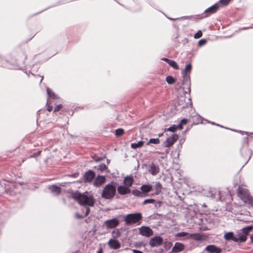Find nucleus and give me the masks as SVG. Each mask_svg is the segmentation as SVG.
I'll use <instances>...</instances> for the list:
<instances>
[{
	"label": "nucleus",
	"mask_w": 253,
	"mask_h": 253,
	"mask_svg": "<svg viewBox=\"0 0 253 253\" xmlns=\"http://www.w3.org/2000/svg\"><path fill=\"white\" fill-rule=\"evenodd\" d=\"M72 196L81 205L89 207L94 206L95 199L93 195L90 192H85L81 194L76 192L73 193Z\"/></svg>",
	"instance_id": "f257e3e1"
},
{
	"label": "nucleus",
	"mask_w": 253,
	"mask_h": 253,
	"mask_svg": "<svg viewBox=\"0 0 253 253\" xmlns=\"http://www.w3.org/2000/svg\"><path fill=\"white\" fill-rule=\"evenodd\" d=\"M238 196L245 204L253 207V198L248 189L242 186H239L238 188Z\"/></svg>",
	"instance_id": "f03ea898"
},
{
	"label": "nucleus",
	"mask_w": 253,
	"mask_h": 253,
	"mask_svg": "<svg viewBox=\"0 0 253 253\" xmlns=\"http://www.w3.org/2000/svg\"><path fill=\"white\" fill-rule=\"evenodd\" d=\"M116 191V188L115 183L111 182L106 185L104 188L101 196L102 198L106 199H111L115 196Z\"/></svg>",
	"instance_id": "7ed1b4c3"
},
{
	"label": "nucleus",
	"mask_w": 253,
	"mask_h": 253,
	"mask_svg": "<svg viewBox=\"0 0 253 253\" xmlns=\"http://www.w3.org/2000/svg\"><path fill=\"white\" fill-rule=\"evenodd\" d=\"M192 69V66L190 64L186 66L185 69L182 71L183 77L182 84L186 85L190 91V73Z\"/></svg>",
	"instance_id": "20e7f679"
},
{
	"label": "nucleus",
	"mask_w": 253,
	"mask_h": 253,
	"mask_svg": "<svg viewBox=\"0 0 253 253\" xmlns=\"http://www.w3.org/2000/svg\"><path fill=\"white\" fill-rule=\"evenodd\" d=\"M142 218L140 213H130L126 215L125 217V222L126 225H131L137 223Z\"/></svg>",
	"instance_id": "39448f33"
},
{
	"label": "nucleus",
	"mask_w": 253,
	"mask_h": 253,
	"mask_svg": "<svg viewBox=\"0 0 253 253\" xmlns=\"http://www.w3.org/2000/svg\"><path fill=\"white\" fill-rule=\"evenodd\" d=\"M224 237L226 240H232L236 242H245L246 241L245 236H241L238 233L235 235L232 232L226 233L224 234Z\"/></svg>",
	"instance_id": "423d86ee"
},
{
	"label": "nucleus",
	"mask_w": 253,
	"mask_h": 253,
	"mask_svg": "<svg viewBox=\"0 0 253 253\" xmlns=\"http://www.w3.org/2000/svg\"><path fill=\"white\" fill-rule=\"evenodd\" d=\"M120 222L117 218H114L105 221L104 225L107 229H112L118 226Z\"/></svg>",
	"instance_id": "0eeeda50"
},
{
	"label": "nucleus",
	"mask_w": 253,
	"mask_h": 253,
	"mask_svg": "<svg viewBox=\"0 0 253 253\" xmlns=\"http://www.w3.org/2000/svg\"><path fill=\"white\" fill-rule=\"evenodd\" d=\"M222 249L213 245L207 246L202 253H221Z\"/></svg>",
	"instance_id": "6e6552de"
},
{
	"label": "nucleus",
	"mask_w": 253,
	"mask_h": 253,
	"mask_svg": "<svg viewBox=\"0 0 253 253\" xmlns=\"http://www.w3.org/2000/svg\"><path fill=\"white\" fill-rule=\"evenodd\" d=\"M163 242V239L160 236H155L151 238L149 241V245L152 247L161 246Z\"/></svg>",
	"instance_id": "1a4fd4ad"
},
{
	"label": "nucleus",
	"mask_w": 253,
	"mask_h": 253,
	"mask_svg": "<svg viewBox=\"0 0 253 253\" xmlns=\"http://www.w3.org/2000/svg\"><path fill=\"white\" fill-rule=\"evenodd\" d=\"M139 233L143 236L149 237L153 234V232L150 227L142 226L139 228Z\"/></svg>",
	"instance_id": "9d476101"
},
{
	"label": "nucleus",
	"mask_w": 253,
	"mask_h": 253,
	"mask_svg": "<svg viewBox=\"0 0 253 253\" xmlns=\"http://www.w3.org/2000/svg\"><path fill=\"white\" fill-rule=\"evenodd\" d=\"M178 138V135L176 134H172L164 142L165 146L167 147L171 146L177 140Z\"/></svg>",
	"instance_id": "9b49d317"
},
{
	"label": "nucleus",
	"mask_w": 253,
	"mask_h": 253,
	"mask_svg": "<svg viewBox=\"0 0 253 253\" xmlns=\"http://www.w3.org/2000/svg\"><path fill=\"white\" fill-rule=\"evenodd\" d=\"M109 247L114 250L119 249L121 247L120 242L117 239L111 238L108 242Z\"/></svg>",
	"instance_id": "f8f14e48"
},
{
	"label": "nucleus",
	"mask_w": 253,
	"mask_h": 253,
	"mask_svg": "<svg viewBox=\"0 0 253 253\" xmlns=\"http://www.w3.org/2000/svg\"><path fill=\"white\" fill-rule=\"evenodd\" d=\"M94 177V172L93 171L89 170L87 171L84 175V181L85 182H90L93 180Z\"/></svg>",
	"instance_id": "ddd939ff"
},
{
	"label": "nucleus",
	"mask_w": 253,
	"mask_h": 253,
	"mask_svg": "<svg viewBox=\"0 0 253 253\" xmlns=\"http://www.w3.org/2000/svg\"><path fill=\"white\" fill-rule=\"evenodd\" d=\"M184 249V246L180 243H176L172 249V252L178 253L182 251Z\"/></svg>",
	"instance_id": "4468645a"
},
{
	"label": "nucleus",
	"mask_w": 253,
	"mask_h": 253,
	"mask_svg": "<svg viewBox=\"0 0 253 253\" xmlns=\"http://www.w3.org/2000/svg\"><path fill=\"white\" fill-rule=\"evenodd\" d=\"M105 181V177L103 176L98 175L94 180L93 185L96 187H99Z\"/></svg>",
	"instance_id": "2eb2a0df"
},
{
	"label": "nucleus",
	"mask_w": 253,
	"mask_h": 253,
	"mask_svg": "<svg viewBox=\"0 0 253 253\" xmlns=\"http://www.w3.org/2000/svg\"><path fill=\"white\" fill-rule=\"evenodd\" d=\"M118 192L121 195H125L130 192V189L125 185L120 186L118 187Z\"/></svg>",
	"instance_id": "dca6fc26"
},
{
	"label": "nucleus",
	"mask_w": 253,
	"mask_h": 253,
	"mask_svg": "<svg viewBox=\"0 0 253 253\" xmlns=\"http://www.w3.org/2000/svg\"><path fill=\"white\" fill-rule=\"evenodd\" d=\"M219 9V6L218 4H215L210 7L207 8L205 10V12L208 14H211L216 12Z\"/></svg>",
	"instance_id": "f3484780"
},
{
	"label": "nucleus",
	"mask_w": 253,
	"mask_h": 253,
	"mask_svg": "<svg viewBox=\"0 0 253 253\" xmlns=\"http://www.w3.org/2000/svg\"><path fill=\"white\" fill-rule=\"evenodd\" d=\"M253 229V226H252V225L246 226L242 229V231L243 233H239L238 234H239V235L242 236H245V239L246 240L247 236L248 235L249 232L252 230Z\"/></svg>",
	"instance_id": "a211bd4d"
},
{
	"label": "nucleus",
	"mask_w": 253,
	"mask_h": 253,
	"mask_svg": "<svg viewBox=\"0 0 253 253\" xmlns=\"http://www.w3.org/2000/svg\"><path fill=\"white\" fill-rule=\"evenodd\" d=\"M48 189L53 194L57 195L61 193V188L56 185H51L48 186Z\"/></svg>",
	"instance_id": "6ab92c4d"
},
{
	"label": "nucleus",
	"mask_w": 253,
	"mask_h": 253,
	"mask_svg": "<svg viewBox=\"0 0 253 253\" xmlns=\"http://www.w3.org/2000/svg\"><path fill=\"white\" fill-rule=\"evenodd\" d=\"M133 182V179L132 176H126L124 180V185L127 186L129 188L131 186Z\"/></svg>",
	"instance_id": "aec40b11"
},
{
	"label": "nucleus",
	"mask_w": 253,
	"mask_h": 253,
	"mask_svg": "<svg viewBox=\"0 0 253 253\" xmlns=\"http://www.w3.org/2000/svg\"><path fill=\"white\" fill-rule=\"evenodd\" d=\"M148 171L153 175H155L159 172V168L152 164L150 165Z\"/></svg>",
	"instance_id": "412c9836"
},
{
	"label": "nucleus",
	"mask_w": 253,
	"mask_h": 253,
	"mask_svg": "<svg viewBox=\"0 0 253 253\" xmlns=\"http://www.w3.org/2000/svg\"><path fill=\"white\" fill-rule=\"evenodd\" d=\"M188 238H192L197 241H201L203 240V237L201 235L198 233H193L189 234V236Z\"/></svg>",
	"instance_id": "4be33fe9"
},
{
	"label": "nucleus",
	"mask_w": 253,
	"mask_h": 253,
	"mask_svg": "<svg viewBox=\"0 0 253 253\" xmlns=\"http://www.w3.org/2000/svg\"><path fill=\"white\" fill-rule=\"evenodd\" d=\"M143 193H147L152 190V186L151 185H143L140 188ZM145 196V195L144 194Z\"/></svg>",
	"instance_id": "5701e85b"
},
{
	"label": "nucleus",
	"mask_w": 253,
	"mask_h": 253,
	"mask_svg": "<svg viewBox=\"0 0 253 253\" xmlns=\"http://www.w3.org/2000/svg\"><path fill=\"white\" fill-rule=\"evenodd\" d=\"M144 144V142L139 141L136 143H133L131 144V147L133 149H136L137 148L141 147Z\"/></svg>",
	"instance_id": "b1692460"
},
{
	"label": "nucleus",
	"mask_w": 253,
	"mask_h": 253,
	"mask_svg": "<svg viewBox=\"0 0 253 253\" xmlns=\"http://www.w3.org/2000/svg\"><path fill=\"white\" fill-rule=\"evenodd\" d=\"M89 211H90L89 209L88 208H86L85 213L84 215H80L79 213H76L75 214V217L77 219H82V218H84V216L88 215L89 214Z\"/></svg>",
	"instance_id": "393cba45"
},
{
	"label": "nucleus",
	"mask_w": 253,
	"mask_h": 253,
	"mask_svg": "<svg viewBox=\"0 0 253 253\" xmlns=\"http://www.w3.org/2000/svg\"><path fill=\"white\" fill-rule=\"evenodd\" d=\"M95 169H96L98 170H99L101 172L106 171L107 170V166L104 164H102L97 167H95Z\"/></svg>",
	"instance_id": "a878e982"
},
{
	"label": "nucleus",
	"mask_w": 253,
	"mask_h": 253,
	"mask_svg": "<svg viewBox=\"0 0 253 253\" xmlns=\"http://www.w3.org/2000/svg\"><path fill=\"white\" fill-rule=\"evenodd\" d=\"M162 185L159 182L156 183L155 186V194L158 195L161 191Z\"/></svg>",
	"instance_id": "bb28decb"
},
{
	"label": "nucleus",
	"mask_w": 253,
	"mask_h": 253,
	"mask_svg": "<svg viewBox=\"0 0 253 253\" xmlns=\"http://www.w3.org/2000/svg\"><path fill=\"white\" fill-rule=\"evenodd\" d=\"M47 93L48 95V96L53 99H56L57 98V96L56 95L54 94L53 92L51 91V89H50L49 88H47Z\"/></svg>",
	"instance_id": "cd10ccee"
},
{
	"label": "nucleus",
	"mask_w": 253,
	"mask_h": 253,
	"mask_svg": "<svg viewBox=\"0 0 253 253\" xmlns=\"http://www.w3.org/2000/svg\"><path fill=\"white\" fill-rule=\"evenodd\" d=\"M132 194L138 197H144L145 195H144V193H142V192H141L140 191L138 190H133L132 191Z\"/></svg>",
	"instance_id": "c85d7f7f"
},
{
	"label": "nucleus",
	"mask_w": 253,
	"mask_h": 253,
	"mask_svg": "<svg viewBox=\"0 0 253 253\" xmlns=\"http://www.w3.org/2000/svg\"><path fill=\"white\" fill-rule=\"evenodd\" d=\"M169 66H170L171 67H172V68L176 70H178L179 69V66H178L176 62L174 60H170V61L169 63Z\"/></svg>",
	"instance_id": "c756f323"
},
{
	"label": "nucleus",
	"mask_w": 253,
	"mask_h": 253,
	"mask_svg": "<svg viewBox=\"0 0 253 253\" xmlns=\"http://www.w3.org/2000/svg\"><path fill=\"white\" fill-rule=\"evenodd\" d=\"M160 143V140L159 138H151L150 139L148 142L147 143V145H149L150 143H153L155 144H157Z\"/></svg>",
	"instance_id": "7c9ffc66"
},
{
	"label": "nucleus",
	"mask_w": 253,
	"mask_h": 253,
	"mask_svg": "<svg viewBox=\"0 0 253 253\" xmlns=\"http://www.w3.org/2000/svg\"><path fill=\"white\" fill-rule=\"evenodd\" d=\"M166 81L169 84H172L175 82V80L172 77L169 76L166 78Z\"/></svg>",
	"instance_id": "2f4dec72"
},
{
	"label": "nucleus",
	"mask_w": 253,
	"mask_h": 253,
	"mask_svg": "<svg viewBox=\"0 0 253 253\" xmlns=\"http://www.w3.org/2000/svg\"><path fill=\"white\" fill-rule=\"evenodd\" d=\"M124 130L122 128H118L116 130L115 134L117 136H120L124 133Z\"/></svg>",
	"instance_id": "473e14b6"
},
{
	"label": "nucleus",
	"mask_w": 253,
	"mask_h": 253,
	"mask_svg": "<svg viewBox=\"0 0 253 253\" xmlns=\"http://www.w3.org/2000/svg\"><path fill=\"white\" fill-rule=\"evenodd\" d=\"M155 201L154 199H146L143 202V205H146L147 204H154L155 203Z\"/></svg>",
	"instance_id": "72a5a7b5"
},
{
	"label": "nucleus",
	"mask_w": 253,
	"mask_h": 253,
	"mask_svg": "<svg viewBox=\"0 0 253 253\" xmlns=\"http://www.w3.org/2000/svg\"><path fill=\"white\" fill-rule=\"evenodd\" d=\"M187 235L188 236V237H189V234H188V233L185 232H179L176 234V236L179 237H184V236H187Z\"/></svg>",
	"instance_id": "f704fd0d"
},
{
	"label": "nucleus",
	"mask_w": 253,
	"mask_h": 253,
	"mask_svg": "<svg viewBox=\"0 0 253 253\" xmlns=\"http://www.w3.org/2000/svg\"><path fill=\"white\" fill-rule=\"evenodd\" d=\"M176 129H177L176 126L173 125L167 128V130L169 131H171V132H174Z\"/></svg>",
	"instance_id": "c9c22d12"
},
{
	"label": "nucleus",
	"mask_w": 253,
	"mask_h": 253,
	"mask_svg": "<svg viewBox=\"0 0 253 253\" xmlns=\"http://www.w3.org/2000/svg\"><path fill=\"white\" fill-rule=\"evenodd\" d=\"M202 36V32L201 31H198L194 36V38L198 39Z\"/></svg>",
	"instance_id": "e433bc0d"
},
{
	"label": "nucleus",
	"mask_w": 253,
	"mask_h": 253,
	"mask_svg": "<svg viewBox=\"0 0 253 253\" xmlns=\"http://www.w3.org/2000/svg\"><path fill=\"white\" fill-rule=\"evenodd\" d=\"M231 0H220L219 2L223 5H227Z\"/></svg>",
	"instance_id": "4c0bfd02"
},
{
	"label": "nucleus",
	"mask_w": 253,
	"mask_h": 253,
	"mask_svg": "<svg viewBox=\"0 0 253 253\" xmlns=\"http://www.w3.org/2000/svg\"><path fill=\"white\" fill-rule=\"evenodd\" d=\"M206 43V40L204 39L200 40L198 42V44L199 46H202L204 45Z\"/></svg>",
	"instance_id": "58836bf2"
},
{
	"label": "nucleus",
	"mask_w": 253,
	"mask_h": 253,
	"mask_svg": "<svg viewBox=\"0 0 253 253\" xmlns=\"http://www.w3.org/2000/svg\"><path fill=\"white\" fill-rule=\"evenodd\" d=\"M93 158L96 162H99L103 160V158H96L95 156L93 157Z\"/></svg>",
	"instance_id": "ea45409f"
},
{
	"label": "nucleus",
	"mask_w": 253,
	"mask_h": 253,
	"mask_svg": "<svg viewBox=\"0 0 253 253\" xmlns=\"http://www.w3.org/2000/svg\"><path fill=\"white\" fill-rule=\"evenodd\" d=\"M61 107H62L61 105H59L57 106L54 109V112L58 111L61 108Z\"/></svg>",
	"instance_id": "a19ab883"
},
{
	"label": "nucleus",
	"mask_w": 253,
	"mask_h": 253,
	"mask_svg": "<svg viewBox=\"0 0 253 253\" xmlns=\"http://www.w3.org/2000/svg\"><path fill=\"white\" fill-rule=\"evenodd\" d=\"M187 120H186V119H182V120L181 121V122H180V123H181V124L183 125H185V124H187Z\"/></svg>",
	"instance_id": "79ce46f5"
},
{
	"label": "nucleus",
	"mask_w": 253,
	"mask_h": 253,
	"mask_svg": "<svg viewBox=\"0 0 253 253\" xmlns=\"http://www.w3.org/2000/svg\"><path fill=\"white\" fill-rule=\"evenodd\" d=\"M177 129H182L183 128L182 125L181 123H179V125L176 126Z\"/></svg>",
	"instance_id": "37998d69"
},
{
	"label": "nucleus",
	"mask_w": 253,
	"mask_h": 253,
	"mask_svg": "<svg viewBox=\"0 0 253 253\" xmlns=\"http://www.w3.org/2000/svg\"><path fill=\"white\" fill-rule=\"evenodd\" d=\"M40 153H41V151H39L37 153L33 154L32 157H36V156L39 155L40 154Z\"/></svg>",
	"instance_id": "c03bdc74"
},
{
	"label": "nucleus",
	"mask_w": 253,
	"mask_h": 253,
	"mask_svg": "<svg viewBox=\"0 0 253 253\" xmlns=\"http://www.w3.org/2000/svg\"><path fill=\"white\" fill-rule=\"evenodd\" d=\"M162 60H163V61H166L168 64L169 62V61H170V60H169V59L168 58H162Z\"/></svg>",
	"instance_id": "a18cd8bd"
},
{
	"label": "nucleus",
	"mask_w": 253,
	"mask_h": 253,
	"mask_svg": "<svg viewBox=\"0 0 253 253\" xmlns=\"http://www.w3.org/2000/svg\"><path fill=\"white\" fill-rule=\"evenodd\" d=\"M132 252L133 253H143L141 251L136 250H133Z\"/></svg>",
	"instance_id": "49530a36"
},
{
	"label": "nucleus",
	"mask_w": 253,
	"mask_h": 253,
	"mask_svg": "<svg viewBox=\"0 0 253 253\" xmlns=\"http://www.w3.org/2000/svg\"><path fill=\"white\" fill-rule=\"evenodd\" d=\"M238 132H240V133H242V134H243V133H246V134H247L248 132H244V131H242L241 130H239V131H237Z\"/></svg>",
	"instance_id": "de8ad7c7"
},
{
	"label": "nucleus",
	"mask_w": 253,
	"mask_h": 253,
	"mask_svg": "<svg viewBox=\"0 0 253 253\" xmlns=\"http://www.w3.org/2000/svg\"><path fill=\"white\" fill-rule=\"evenodd\" d=\"M188 17H183L179 18H177L176 19H186Z\"/></svg>",
	"instance_id": "09e8293b"
},
{
	"label": "nucleus",
	"mask_w": 253,
	"mask_h": 253,
	"mask_svg": "<svg viewBox=\"0 0 253 253\" xmlns=\"http://www.w3.org/2000/svg\"><path fill=\"white\" fill-rule=\"evenodd\" d=\"M97 253H103L102 249H100L99 251H98Z\"/></svg>",
	"instance_id": "8fccbe9b"
},
{
	"label": "nucleus",
	"mask_w": 253,
	"mask_h": 253,
	"mask_svg": "<svg viewBox=\"0 0 253 253\" xmlns=\"http://www.w3.org/2000/svg\"><path fill=\"white\" fill-rule=\"evenodd\" d=\"M251 240L252 242L253 243V234L251 236Z\"/></svg>",
	"instance_id": "3c124183"
},
{
	"label": "nucleus",
	"mask_w": 253,
	"mask_h": 253,
	"mask_svg": "<svg viewBox=\"0 0 253 253\" xmlns=\"http://www.w3.org/2000/svg\"><path fill=\"white\" fill-rule=\"evenodd\" d=\"M47 110L49 111H51L52 110V107H48L47 108Z\"/></svg>",
	"instance_id": "603ef678"
},
{
	"label": "nucleus",
	"mask_w": 253,
	"mask_h": 253,
	"mask_svg": "<svg viewBox=\"0 0 253 253\" xmlns=\"http://www.w3.org/2000/svg\"><path fill=\"white\" fill-rule=\"evenodd\" d=\"M163 133H159V134H158V136H159V137H161V136H162L163 135Z\"/></svg>",
	"instance_id": "864d4df0"
},
{
	"label": "nucleus",
	"mask_w": 253,
	"mask_h": 253,
	"mask_svg": "<svg viewBox=\"0 0 253 253\" xmlns=\"http://www.w3.org/2000/svg\"><path fill=\"white\" fill-rule=\"evenodd\" d=\"M109 162H110V161L108 160H107V163H108V164H109Z\"/></svg>",
	"instance_id": "5fc2aeb1"
},
{
	"label": "nucleus",
	"mask_w": 253,
	"mask_h": 253,
	"mask_svg": "<svg viewBox=\"0 0 253 253\" xmlns=\"http://www.w3.org/2000/svg\"><path fill=\"white\" fill-rule=\"evenodd\" d=\"M42 79H43V77L41 79V82H42Z\"/></svg>",
	"instance_id": "6e6d98bb"
},
{
	"label": "nucleus",
	"mask_w": 253,
	"mask_h": 253,
	"mask_svg": "<svg viewBox=\"0 0 253 253\" xmlns=\"http://www.w3.org/2000/svg\"><path fill=\"white\" fill-rule=\"evenodd\" d=\"M169 19H171V20H174V19H172V18H169Z\"/></svg>",
	"instance_id": "4d7b16f0"
}]
</instances>
